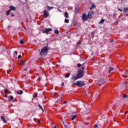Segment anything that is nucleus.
<instances>
[{
    "mask_svg": "<svg viewBox=\"0 0 128 128\" xmlns=\"http://www.w3.org/2000/svg\"><path fill=\"white\" fill-rule=\"evenodd\" d=\"M50 48H48V47L43 48L40 52V56H46L48 54V52Z\"/></svg>",
    "mask_w": 128,
    "mask_h": 128,
    "instance_id": "obj_1",
    "label": "nucleus"
},
{
    "mask_svg": "<svg viewBox=\"0 0 128 128\" xmlns=\"http://www.w3.org/2000/svg\"><path fill=\"white\" fill-rule=\"evenodd\" d=\"M73 84H76V86H77L79 87L84 86H86V84L84 81H77L76 82H74Z\"/></svg>",
    "mask_w": 128,
    "mask_h": 128,
    "instance_id": "obj_2",
    "label": "nucleus"
},
{
    "mask_svg": "<svg viewBox=\"0 0 128 128\" xmlns=\"http://www.w3.org/2000/svg\"><path fill=\"white\" fill-rule=\"evenodd\" d=\"M84 76V70H80L78 72V74L77 75L78 78H82Z\"/></svg>",
    "mask_w": 128,
    "mask_h": 128,
    "instance_id": "obj_3",
    "label": "nucleus"
},
{
    "mask_svg": "<svg viewBox=\"0 0 128 128\" xmlns=\"http://www.w3.org/2000/svg\"><path fill=\"white\" fill-rule=\"evenodd\" d=\"M82 20L83 22H84L88 20V16H86V13L82 14Z\"/></svg>",
    "mask_w": 128,
    "mask_h": 128,
    "instance_id": "obj_4",
    "label": "nucleus"
},
{
    "mask_svg": "<svg viewBox=\"0 0 128 128\" xmlns=\"http://www.w3.org/2000/svg\"><path fill=\"white\" fill-rule=\"evenodd\" d=\"M52 30L51 28H46V29L43 32V34H48V32H52Z\"/></svg>",
    "mask_w": 128,
    "mask_h": 128,
    "instance_id": "obj_5",
    "label": "nucleus"
},
{
    "mask_svg": "<svg viewBox=\"0 0 128 128\" xmlns=\"http://www.w3.org/2000/svg\"><path fill=\"white\" fill-rule=\"evenodd\" d=\"M94 16V12H90L88 14V18H92V16Z\"/></svg>",
    "mask_w": 128,
    "mask_h": 128,
    "instance_id": "obj_6",
    "label": "nucleus"
},
{
    "mask_svg": "<svg viewBox=\"0 0 128 128\" xmlns=\"http://www.w3.org/2000/svg\"><path fill=\"white\" fill-rule=\"evenodd\" d=\"M43 12H44L43 16L44 18H48V16H49L48 12L46 11V10H44Z\"/></svg>",
    "mask_w": 128,
    "mask_h": 128,
    "instance_id": "obj_7",
    "label": "nucleus"
},
{
    "mask_svg": "<svg viewBox=\"0 0 128 128\" xmlns=\"http://www.w3.org/2000/svg\"><path fill=\"white\" fill-rule=\"evenodd\" d=\"M78 78H79L77 76H72V80H71L72 82H76V80H78Z\"/></svg>",
    "mask_w": 128,
    "mask_h": 128,
    "instance_id": "obj_8",
    "label": "nucleus"
},
{
    "mask_svg": "<svg viewBox=\"0 0 128 128\" xmlns=\"http://www.w3.org/2000/svg\"><path fill=\"white\" fill-rule=\"evenodd\" d=\"M100 82L101 84H99L100 86H102V84H106V82H104V80L103 79H102L100 80Z\"/></svg>",
    "mask_w": 128,
    "mask_h": 128,
    "instance_id": "obj_9",
    "label": "nucleus"
},
{
    "mask_svg": "<svg viewBox=\"0 0 128 128\" xmlns=\"http://www.w3.org/2000/svg\"><path fill=\"white\" fill-rule=\"evenodd\" d=\"M10 10H9L10 11V10H16V7L14 6H9Z\"/></svg>",
    "mask_w": 128,
    "mask_h": 128,
    "instance_id": "obj_10",
    "label": "nucleus"
},
{
    "mask_svg": "<svg viewBox=\"0 0 128 128\" xmlns=\"http://www.w3.org/2000/svg\"><path fill=\"white\" fill-rule=\"evenodd\" d=\"M1 120H2V122H4L5 124H6V118H4V116H1Z\"/></svg>",
    "mask_w": 128,
    "mask_h": 128,
    "instance_id": "obj_11",
    "label": "nucleus"
},
{
    "mask_svg": "<svg viewBox=\"0 0 128 128\" xmlns=\"http://www.w3.org/2000/svg\"><path fill=\"white\" fill-rule=\"evenodd\" d=\"M96 8V5H94V4H92L91 5V6L90 8V10H94V8Z\"/></svg>",
    "mask_w": 128,
    "mask_h": 128,
    "instance_id": "obj_12",
    "label": "nucleus"
},
{
    "mask_svg": "<svg viewBox=\"0 0 128 128\" xmlns=\"http://www.w3.org/2000/svg\"><path fill=\"white\" fill-rule=\"evenodd\" d=\"M18 64L19 66H20V64H26V60H21L20 63H18Z\"/></svg>",
    "mask_w": 128,
    "mask_h": 128,
    "instance_id": "obj_13",
    "label": "nucleus"
},
{
    "mask_svg": "<svg viewBox=\"0 0 128 128\" xmlns=\"http://www.w3.org/2000/svg\"><path fill=\"white\" fill-rule=\"evenodd\" d=\"M74 10H75V14H78V12L80 11V8L76 7L74 8Z\"/></svg>",
    "mask_w": 128,
    "mask_h": 128,
    "instance_id": "obj_14",
    "label": "nucleus"
},
{
    "mask_svg": "<svg viewBox=\"0 0 128 128\" xmlns=\"http://www.w3.org/2000/svg\"><path fill=\"white\" fill-rule=\"evenodd\" d=\"M125 14H126V12H128V8H124L123 10Z\"/></svg>",
    "mask_w": 128,
    "mask_h": 128,
    "instance_id": "obj_15",
    "label": "nucleus"
},
{
    "mask_svg": "<svg viewBox=\"0 0 128 128\" xmlns=\"http://www.w3.org/2000/svg\"><path fill=\"white\" fill-rule=\"evenodd\" d=\"M104 22V19H101V20L99 22V24H102Z\"/></svg>",
    "mask_w": 128,
    "mask_h": 128,
    "instance_id": "obj_16",
    "label": "nucleus"
},
{
    "mask_svg": "<svg viewBox=\"0 0 128 128\" xmlns=\"http://www.w3.org/2000/svg\"><path fill=\"white\" fill-rule=\"evenodd\" d=\"M71 117H72V118H71L72 120H74V118H76V115H72Z\"/></svg>",
    "mask_w": 128,
    "mask_h": 128,
    "instance_id": "obj_17",
    "label": "nucleus"
},
{
    "mask_svg": "<svg viewBox=\"0 0 128 128\" xmlns=\"http://www.w3.org/2000/svg\"><path fill=\"white\" fill-rule=\"evenodd\" d=\"M38 106L40 108V110H42V112H44V108H42V106H40V104H38Z\"/></svg>",
    "mask_w": 128,
    "mask_h": 128,
    "instance_id": "obj_18",
    "label": "nucleus"
},
{
    "mask_svg": "<svg viewBox=\"0 0 128 128\" xmlns=\"http://www.w3.org/2000/svg\"><path fill=\"white\" fill-rule=\"evenodd\" d=\"M112 70H114V68L110 67L109 68L108 74H110Z\"/></svg>",
    "mask_w": 128,
    "mask_h": 128,
    "instance_id": "obj_19",
    "label": "nucleus"
},
{
    "mask_svg": "<svg viewBox=\"0 0 128 128\" xmlns=\"http://www.w3.org/2000/svg\"><path fill=\"white\" fill-rule=\"evenodd\" d=\"M65 18H68V12H66L64 13Z\"/></svg>",
    "mask_w": 128,
    "mask_h": 128,
    "instance_id": "obj_20",
    "label": "nucleus"
},
{
    "mask_svg": "<svg viewBox=\"0 0 128 128\" xmlns=\"http://www.w3.org/2000/svg\"><path fill=\"white\" fill-rule=\"evenodd\" d=\"M22 90H20V92H16V94H22Z\"/></svg>",
    "mask_w": 128,
    "mask_h": 128,
    "instance_id": "obj_21",
    "label": "nucleus"
},
{
    "mask_svg": "<svg viewBox=\"0 0 128 128\" xmlns=\"http://www.w3.org/2000/svg\"><path fill=\"white\" fill-rule=\"evenodd\" d=\"M54 34H59L58 30H54Z\"/></svg>",
    "mask_w": 128,
    "mask_h": 128,
    "instance_id": "obj_22",
    "label": "nucleus"
},
{
    "mask_svg": "<svg viewBox=\"0 0 128 128\" xmlns=\"http://www.w3.org/2000/svg\"><path fill=\"white\" fill-rule=\"evenodd\" d=\"M64 22H66V24H68L70 22V20H68L66 18L64 20Z\"/></svg>",
    "mask_w": 128,
    "mask_h": 128,
    "instance_id": "obj_23",
    "label": "nucleus"
},
{
    "mask_svg": "<svg viewBox=\"0 0 128 128\" xmlns=\"http://www.w3.org/2000/svg\"><path fill=\"white\" fill-rule=\"evenodd\" d=\"M70 73H67V74H66L65 77H66V78H70Z\"/></svg>",
    "mask_w": 128,
    "mask_h": 128,
    "instance_id": "obj_24",
    "label": "nucleus"
},
{
    "mask_svg": "<svg viewBox=\"0 0 128 128\" xmlns=\"http://www.w3.org/2000/svg\"><path fill=\"white\" fill-rule=\"evenodd\" d=\"M47 8H48L47 10H50L52 8H54V7H50L48 6Z\"/></svg>",
    "mask_w": 128,
    "mask_h": 128,
    "instance_id": "obj_25",
    "label": "nucleus"
},
{
    "mask_svg": "<svg viewBox=\"0 0 128 128\" xmlns=\"http://www.w3.org/2000/svg\"><path fill=\"white\" fill-rule=\"evenodd\" d=\"M10 10H9L6 12L7 16H8V14H10Z\"/></svg>",
    "mask_w": 128,
    "mask_h": 128,
    "instance_id": "obj_26",
    "label": "nucleus"
},
{
    "mask_svg": "<svg viewBox=\"0 0 128 128\" xmlns=\"http://www.w3.org/2000/svg\"><path fill=\"white\" fill-rule=\"evenodd\" d=\"M4 92L5 94H8V89H5L4 90Z\"/></svg>",
    "mask_w": 128,
    "mask_h": 128,
    "instance_id": "obj_27",
    "label": "nucleus"
},
{
    "mask_svg": "<svg viewBox=\"0 0 128 128\" xmlns=\"http://www.w3.org/2000/svg\"><path fill=\"white\" fill-rule=\"evenodd\" d=\"M126 96H128V95H127V94H124L123 95L122 98H126Z\"/></svg>",
    "mask_w": 128,
    "mask_h": 128,
    "instance_id": "obj_28",
    "label": "nucleus"
},
{
    "mask_svg": "<svg viewBox=\"0 0 128 128\" xmlns=\"http://www.w3.org/2000/svg\"><path fill=\"white\" fill-rule=\"evenodd\" d=\"M77 66H78V68H80V66H82V64H77Z\"/></svg>",
    "mask_w": 128,
    "mask_h": 128,
    "instance_id": "obj_29",
    "label": "nucleus"
},
{
    "mask_svg": "<svg viewBox=\"0 0 128 128\" xmlns=\"http://www.w3.org/2000/svg\"><path fill=\"white\" fill-rule=\"evenodd\" d=\"M20 44H24V40H20Z\"/></svg>",
    "mask_w": 128,
    "mask_h": 128,
    "instance_id": "obj_30",
    "label": "nucleus"
},
{
    "mask_svg": "<svg viewBox=\"0 0 128 128\" xmlns=\"http://www.w3.org/2000/svg\"><path fill=\"white\" fill-rule=\"evenodd\" d=\"M10 98L11 100H14V96H10Z\"/></svg>",
    "mask_w": 128,
    "mask_h": 128,
    "instance_id": "obj_31",
    "label": "nucleus"
},
{
    "mask_svg": "<svg viewBox=\"0 0 128 128\" xmlns=\"http://www.w3.org/2000/svg\"><path fill=\"white\" fill-rule=\"evenodd\" d=\"M94 128H98V124H95L94 125Z\"/></svg>",
    "mask_w": 128,
    "mask_h": 128,
    "instance_id": "obj_32",
    "label": "nucleus"
},
{
    "mask_svg": "<svg viewBox=\"0 0 128 128\" xmlns=\"http://www.w3.org/2000/svg\"><path fill=\"white\" fill-rule=\"evenodd\" d=\"M118 10H119L120 12H122V9H120L119 8H118Z\"/></svg>",
    "mask_w": 128,
    "mask_h": 128,
    "instance_id": "obj_33",
    "label": "nucleus"
},
{
    "mask_svg": "<svg viewBox=\"0 0 128 128\" xmlns=\"http://www.w3.org/2000/svg\"><path fill=\"white\" fill-rule=\"evenodd\" d=\"M22 58V55H18V58L20 59Z\"/></svg>",
    "mask_w": 128,
    "mask_h": 128,
    "instance_id": "obj_34",
    "label": "nucleus"
},
{
    "mask_svg": "<svg viewBox=\"0 0 128 128\" xmlns=\"http://www.w3.org/2000/svg\"><path fill=\"white\" fill-rule=\"evenodd\" d=\"M36 96H38V94H35L34 96V98H36Z\"/></svg>",
    "mask_w": 128,
    "mask_h": 128,
    "instance_id": "obj_35",
    "label": "nucleus"
},
{
    "mask_svg": "<svg viewBox=\"0 0 128 128\" xmlns=\"http://www.w3.org/2000/svg\"><path fill=\"white\" fill-rule=\"evenodd\" d=\"M64 126L65 128H68V126L64 124Z\"/></svg>",
    "mask_w": 128,
    "mask_h": 128,
    "instance_id": "obj_36",
    "label": "nucleus"
},
{
    "mask_svg": "<svg viewBox=\"0 0 128 128\" xmlns=\"http://www.w3.org/2000/svg\"><path fill=\"white\" fill-rule=\"evenodd\" d=\"M125 74H128V71H126V72H125Z\"/></svg>",
    "mask_w": 128,
    "mask_h": 128,
    "instance_id": "obj_37",
    "label": "nucleus"
},
{
    "mask_svg": "<svg viewBox=\"0 0 128 128\" xmlns=\"http://www.w3.org/2000/svg\"><path fill=\"white\" fill-rule=\"evenodd\" d=\"M128 113V111H126V112H124V114H126Z\"/></svg>",
    "mask_w": 128,
    "mask_h": 128,
    "instance_id": "obj_38",
    "label": "nucleus"
},
{
    "mask_svg": "<svg viewBox=\"0 0 128 128\" xmlns=\"http://www.w3.org/2000/svg\"><path fill=\"white\" fill-rule=\"evenodd\" d=\"M11 16H14V14H11Z\"/></svg>",
    "mask_w": 128,
    "mask_h": 128,
    "instance_id": "obj_39",
    "label": "nucleus"
},
{
    "mask_svg": "<svg viewBox=\"0 0 128 128\" xmlns=\"http://www.w3.org/2000/svg\"><path fill=\"white\" fill-rule=\"evenodd\" d=\"M14 53H15L16 54H18V52L15 51V52H14Z\"/></svg>",
    "mask_w": 128,
    "mask_h": 128,
    "instance_id": "obj_40",
    "label": "nucleus"
},
{
    "mask_svg": "<svg viewBox=\"0 0 128 128\" xmlns=\"http://www.w3.org/2000/svg\"><path fill=\"white\" fill-rule=\"evenodd\" d=\"M62 86H64V83L62 82Z\"/></svg>",
    "mask_w": 128,
    "mask_h": 128,
    "instance_id": "obj_41",
    "label": "nucleus"
},
{
    "mask_svg": "<svg viewBox=\"0 0 128 128\" xmlns=\"http://www.w3.org/2000/svg\"><path fill=\"white\" fill-rule=\"evenodd\" d=\"M82 70H84V67H82Z\"/></svg>",
    "mask_w": 128,
    "mask_h": 128,
    "instance_id": "obj_42",
    "label": "nucleus"
},
{
    "mask_svg": "<svg viewBox=\"0 0 128 128\" xmlns=\"http://www.w3.org/2000/svg\"><path fill=\"white\" fill-rule=\"evenodd\" d=\"M5 98H8V94H5Z\"/></svg>",
    "mask_w": 128,
    "mask_h": 128,
    "instance_id": "obj_43",
    "label": "nucleus"
},
{
    "mask_svg": "<svg viewBox=\"0 0 128 128\" xmlns=\"http://www.w3.org/2000/svg\"><path fill=\"white\" fill-rule=\"evenodd\" d=\"M56 96V94L54 93V96Z\"/></svg>",
    "mask_w": 128,
    "mask_h": 128,
    "instance_id": "obj_44",
    "label": "nucleus"
},
{
    "mask_svg": "<svg viewBox=\"0 0 128 128\" xmlns=\"http://www.w3.org/2000/svg\"><path fill=\"white\" fill-rule=\"evenodd\" d=\"M94 38V35H92V38Z\"/></svg>",
    "mask_w": 128,
    "mask_h": 128,
    "instance_id": "obj_45",
    "label": "nucleus"
},
{
    "mask_svg": "<svg viewBox=\"0 0 128 128\" xmlns=\"http://www.w3.org/2000/svg\"><path fill=\"white\" fill-rule=\"evenodd\" d=\"M38 124H40V120H38Z\"/></svg>",
    "mask_w": 128,
    "mask_h": 128,
    "instance_id": "obj_46",
    "label": "nucleus"
},
{
    "mask_svg": "<svg viewBox=\"0 0 128 128\" xmlns=\"http://www.w3.org/2000/svg\"><path fill=\"white\" fill-rule=\"evenodd\" d=\"M28 69L27 68H24V70H26Z\"/></svg>",
    "mask_w": 128,
    "mask_h": 128,
    "instance_id": "obj_47",
    "label": "nucleus"
},
{
    "mask_svg": "<svg viewBox=\"0 0 128 128\" xmlns=\"http://www.w3.org/2000/svg\"><path fill=\"white\" fill-rule=\"evenodd\" d=\"M62 123L63 124H64V121H62Z\"/></svg>",
    "mask_w": 128,
    "mask_h": 128,
    "instance_id": "obj_48",
    "label": "nucleus"
},
{
    "mask_svg": "<svg viewBox=\"0 0 128 128\" xmlns=\"http://www.w3.org/2000/svg\"><path fill=\"white\" fill-rule=\"evenodd\" d=\"M64 104H66V101H64Z\"/></svg>",
    "mask_w": 128,
    "mask_h": 128,
    "instance_id": "obj_49",
    "label": "nucleus"
},
{
    "mask_svg": "<svg viewBox=\"0 0 128 128\" xmlns=\"http://www.w3.org/2000/svg\"><path fill=\"white\" fill-rule=\"evenodd\" d=\"M110 42H112V40H110Z\"/></svg>",
    "mask_w": 128,
    "mask_h": 128,
    "instance_id": "obj_50",
    "label": "nucleus"
},
{
    "mask_svg": "<svg viewBox=\"0 0 128 128\" xmlns=\"http://www.w3.org/2000/svg\"><path fill=\"white\" fill-rule=\"evenodd\" d=\"M78 44H80V42H79V43H78Z\"/></svg>",
    "mask_w": 128,
    "mask_h": 128,
    "instance_id": "obj_51",
    "label": "nucleus"
},
{
    "mask_svg": "<svg viewBox=\"0 0 128 128\" xmlns=\"http://www.w3.org/2000/svg\"><path fill=\"white\" fill-rule=\"evenodd\" d=\"M126 16H128V14H126Z\"/></svg>",
    "mask_w": 128,
    "mask_h": 128,
    "instance_id": "obj_52",
    "label": "nucleus"
},
{
    "mask_svg": "<svg viewBox=\"0 0 128 128\" xmlns=\"http://www.w3.org/2000/svg\"><path fill=\"white\" fill-rule=\"evenodd\" d=\"M8 74V71L7 72Z\"/></svg>",
    "mask_w": 128,
    "mask_h": 128,
    "instance_id": "obj_53",
    "label": "nucleus"
}]
</instances>
